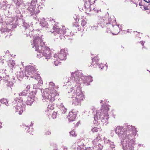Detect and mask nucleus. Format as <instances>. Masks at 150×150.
I'll list each match as a JSON object with an SVG mask.
<instances>
[{"label":"nucleus","instance_id":"1","mask_svg":"<svg viewBox=\"0 0 150 150\" xmlns=\"http://www.w3.org/2000/svg\"><path fill=\"white\" fill-rule=\"evenodd\" d=\"M72 76V79L74 82H73V85L75 86L74 88H72L71 89L72 99V103L75 105H80L84 99V95L81 90L80 84L78 83V81L80 80L79 79V74L78 71L71 73Z\"/></svg>","mask_w":150,"mask_h":150},{"label":"nucleus","instance_id":"2","mask_svg":"<svg viewBox=\"0 0 150 150\" xmlns=\"http://www.w3.org/2000/svg\"><path fill=\"white\" fill-rule=\"evenodd\" d=\"M54 88V84L52 83H50V87L46 89L42 94V96L43 98L47 99L50 98L51 101H54L55 100V96L58 94Z\"/></svg>","mask_w":150,"mask_h":150},{"label":"nucleus","instance_id":"3","mask_svg":"<svg viewBox=\"0 0 150 150\" xmlns=\"http://www.w3.org/2000/svg\"><path fill=\"white\" fill-rule=\"evenodd\" d=\"M109 110V108H107L106 110L103 108L99 110H96V115L94 117V120L96 121L99 118H100L103 124L106 125L108 123L106 120H108L109 118V115L107 113Z\"/></svg>","mask_w":150,"mask_h":150},{"label":"nucleus","instance_id":"4","mask_svg":"<svg viewBox=\"0 0 150 150\" xmlns=\"http://www.w3.org/2000/svg\"><path fill=\"white\" fill-rule=\"evenodd\" d=\"M39 33V30H32L29 33L30 34H31L33 36L34 40L33 44L35 48V50L36 49H38L39 47H43L45 45V43L42 41V38L38 36H35V35L38 34Z\"/></svg>","mask_w":150,"mask_h":150},{"label":"nucleus","instance_id":"5","mask_svg":"<svg viewBox=\"0 0 150 150\" xmlns=\"http://www.w3.org/2000/svg\"><path fill=\"white\" fill-rule=\"evenodd\" d=\"M36 51L38 52L37 57L38 58H41L43 55L46 59H49L52 57V51L47 47H39L38 49H36Z\"/></svg>","mask_w":150,"mask_h":150},{"label":"nucleus","instance_id":"6","mask_svg":"<svg viewBox=\"0 0 150 150\" xmlns=\"http://www.w3.org/2000/svg\"><path fill=\"white\" fill-rule=\"evenodd\" d=\"M68 30L64 26H62L60 28H59L56 25L53 26L52 29L50 31V32L52 33H57L59 34H64L66 33L67 30Z\"/></svg>","mask_w":150,"mask_h":150},{"label":"nucleus","instance_id":"7","mask_svg":"<svg viewBox=\"0 0 150 150\" xmlns=\"http://www.w3.org/2000/svg\"><path fill=\"white\" fill-rule=\"evenodd\" d=\"M37 0H32L28 8V10L30 11V13L31 15L38 13L40 11L39 9H36L35 5Z\"/></svg>","mask_w":150,"mask_h":150},{"label":"nucleus","instance_id":"8","mask_svg":"<svg viewBox=\"0 0 150 150\" xmlns=\"http://www.w3.org/2000/svg\"><path fill=\"white\" fill-rule=\"evenodd\" d=\"M67 53L64 49H62L60 52L54 55V58L60 60H64L66 58Z\"/></svg>","mask_w":150,"mask_h":150},{"label":"nucleus","instance_id":"9","mask_svg":"<svg viewBox=\"0 0 150 150\" xmlns=\"http://www.w3.org/2000/svg\"><path fill=\"white\" fill-rule=\"evenodd\" d=\"M36 71L35 68L32 66H29L26 67L25 69V74L26 75H30L33 74Z\"/></svg>","mask_w":150,"mask_h":150},{"label":"nucleus","instance_id":"10","mask_svg":"<svg viewBox=\"0 0 150 150\" xmlns=\"http://www.w3.org/2000/svg\"><path fill=\"white\" fill-rule=\"evenodd\" d=\"M76 116V112L71 111L69 113L67 117L69 122H72L74 120Z\"/></svg>","mask_w":150,"mask_h":150},{"label":"nucleus","instance_id":"11","mask_svg":"<svg viewBox=\"0 0 150 150\" xmlns=\"http://www.w3.org/2000/svg\"><path fill=\"white\" fill-rule=\"evenodd\" d=\"M24 106H19L17 105L14 107V110L15 112H18L19 115H21L23 111V108Z\"/></svg>","mask_w":150,"mask_h":150},{"label":"nucleus","instance_id":"12","mask_svg":"<svg viewBox=\"0 0 150 150\" xmlns=\"http://www.w3.org/2000/svg\"><path fill=\"white\" fill-rule=\"evenodd\" d=\"M123 127L122 126L117 127L115 129V132L118 135L119 137H122V131Z\"/></svg>","mask_w":150,"mask_h":150},{"label":"nucleus","instance_id":"13","mask_svg":"<svg viewBox=\"0 0 150 150\" xmlns=\"http://www.w3.org/2000/svg\"><path fill=\"white\" fill-rule=\"evenodd\" d=\"M15 103L16 105L19 106H24L23 104V100L22 98H20V99H17L15 101Z\"/></svg>","mask_w":150,"mask_h":150},{"label":"nucleus","instance_id":"14","mask_svg":"<svg viewBox=\"0 0 150 150\" xmlns=\"http://www.w3.org/2000/svg\"><path fill=\"white\" fill-rule=\"evenodd\" d=\"M84 6L86 8H89L90 5L92 4L91 0H84Z\"/></svg>","mask_w":150,"mask_h":150},{"label":"nucleus","instance_id":"15","mask_svg":"<svg viewBox=\"0 0 150 150\" xmlns=\"http://www.w3.org/2000/svg\"><path fill=\"white\" fill-rule=\"evenodd\" d=\"M100 139V138L99 137H98L94 139L92 141L93 144H99L98 143V142Z\"/></svg>","mask_w":150,"mask_h":150},{"label":"nucleus","instance_id":"16","mask_svg":"<svg viewBox=\"0 0 150 150\" xmlns=\"http://www.w3.org/2000/svg\"><path fill=\"white\" fill-rule=\"evenodd\" d=\"M14 1L15 3L18 6L22 5L23 4V1L21 0H14Z\"/></svg>","mask_w":150,"mask_h":150},{"label":"nucleus","instance_id":"17","mask_svg":"<svg viewBox=\"0 0 150 150\" xmlns=\"http://www.w3.org/2000/svg\"><path fill=\"white\" fill-rule=\"evenodd\" d=\"M9 30H8L6 28L2 27L1 29V31L2 33H4L5 34H6L9 31Z\"/></svg>","mask_w":150,"mask_h":150},{"label":"nucleus","instance_id":"18","mask_svg":"<svg viewBox=\"0 0 150 150\" xmlns=\"http://www.w3.org/2000/svg\"><path fill=\"white\" fill-rule=\"evenodd\" d=\"M61 105H60L61 106H60L59 108L62 113L63 114L64 113L66 112L67 109L62 104Z\"/></svg>","mask_w":150,"mask_h":150},{"label":"nucleus","instance_id":"19","mask_svg":"<svg viewBox=\"0 0 150 150\" xmlns=\"http://www.w3.org/2000/svg\"><path fill=\"white\" fill-rule=\"evenodd\" d=\"M85 78L87 83H90L93 81L92 77L90 76H86Z\"/></svg>","mask_w":150,"mask_h":150},{"label":"nucleus","instance_id":"20","mask_svg":"<svg viewBox=\"0 0 150 150\" xmlns=\"http://www.w3.org/2000/svg\"><path fill=\"white\" fill-rule=\"evenodd\" d=\"M1 7H3L4 6H7V4L6 1V0H4L1 3Z\"/></svg>","mask_w":150,"mask_h":150},{"label":"nucleus","instance_id":"21","mask_svg":"<svg viewBox=\"0 0 150 150\" xmlns=\"http://www.w3.org/2000/svg\"><path fill=\"white\" fill-rule=\"evenodd\" d=\"M54 60V64L55 66H57L60 63V59H56V58H55Z\"/></svg>","mask_w":150,"mask_h":150},{"label":"nucleus","instance_id":"22","mask_svg":"<svg viewBox=\"0 0 150 150\" xmlns=\"http://www.w3.org/2000/svg\"><path fill=\"white\" fill-rule=\"evenodd\" d=\"M1 102L2 103L5 104L7 106H8V101L7 100L5 99H2L1 100Z\"/></svg>","mask_w":150,"mask_h":150},{"label":"nucleus","instance_id":"23","mask_svg":"<svg viewBox=\"0 0 150 150\" xmlns=\"http://www.w3.org/2000/svg\"><path fill=\"white\" fill-rule=\"evenodd\" d=\"M44 6V5H43L42 3H39V5L38 6V9H39L40 11V10H41L42 8Z\"/></svg>","mask_w":150,"mask_h":150},{"label":"nucleus","instance_id":"24","mask_svg":"<svg viewBox=\"0 0 150 150\" xmlns=\"http://www.w3.org/2000/svg\"><path fill=\"white\" fill-rule=\"evenodd\" d=\"M70 135L72 137H76L77 135L75 134V132L74 131H72L70 132Z\"/></svg>","mask_w":150,"mask_h":150},{"label":"nucleus","instance_id":"25","mask_svg":"<svg viewBox=\"0 0 150 150\" xmlns=\"http://www.w3.org/2000/svg\"><path fill=\"white\" fill-rule=\"evenodd\" d=\"M100 129L98 128H97L96 127H94L92 129V131L93 132H97L99 130H100Z\"/></svg>","mask_w":150,"mask_h":150},{"label":"nucleus","instance_id":"26","mask_svg":"<svg viewBox=\"0 0 150 150\" xmlns=\"http://www.w3.org/2000/svg\"><path fill=\"white\" fill-rule=\"evenodd\" d=\"M40 24L41 26H42L43 27H44L46 26V23H44L42 21H41L40 23Z\"/></svg>","mask_w":150,"mask_h":150},{"label":"nucleus","instance_id":"27","mask_svg":"<svg viewBox=\"0 0 150 150\" xmlns=\"http://www.w3.org/2000/svg\"><path fill=\"white\" fill-rule=\"evenodd\" d=\"M9 64H10L12 67H14L15 65L14 62L13 60H10L9 62Z\"/></svg>","mask_w":150,"mask_h":150},{"label":"nucleus","instance_id":"28","mask_svg":"<svg viewBox=\"0 0 150 150\" xmlns=\"http://www.w3.org/2000/svg\"><path fill=\"white\" fill-rule=\"evenodd\" d=\"M57 113L56 112H54L52 114V117L53 119L56 118Z\"/></svg>","mask_w":150,"mask_h":150},{"label":"nucleus","instance_id":"29","mask_svg":"<svg viewBox=\"0 0 150 150\" xmlns=\"http://www.w3.org/2000/svg\"><path fill=\"white\" fill-rule=\"evenodd\" d=\"M27 92L23 91H22V92L19 93V96H25L26 95V94L27 93Z\"/></svg>","mask_w":150,"mask_h":150},{"label":"nucleus","instance_id":"30","mask_svg":"<svg viewBox=\"0 0 150 150\" xmlns=\"http://www.w3.org/2000/svg\"><path fill=\"white\" fill-rule=\"evenodd\" d=\"M86 24V22L85 21L83 20L82 21L81 23V25L82 26H84Z\"/></svg>","mask_w":150,"mask_h":150},{"label":"nucleus","instance_id":"31","mask_svg":"<svg viewBox=\"0 0 150 150\" xmlns=\"http://www.w3.org/2000/svg\"><path fill=\"white\" fill-rule=\"evenodd\" d=\"M73 150H81V148L80 146H77L74 148Z\"/></svg>","mask_w":150,"mask_h":150},{"label":"nucleus","instance_id":"32","mask_svg":"<svg viewBox=\"0 0 150 150\" xmlns=\"http://www.w3.org/2000/svg\"><path fill=\"white\" fill-rule=\"evenodd\" d=\"M115 28L117 30V33L115 34L113 33V35H116L118 34V33L119 32H118V30L119 29V28L118 26H116L115 27Z\"/></svg>","mask_w":150,"mask_h":150},{"label":"nucleus","instance_id":"33","mask_svg":"<svg viewBox=\"0 0 150 150\" xmlns=\"http://www.w3.org/2000/svg\"><path fill=\"white\" fill-rule=\"evenodd\" d=\"M30 88V86L29 85H27L26 87V90H25V91L27 92L29 90Z\"/></svg>","mask_w":150,"mask_h":150},{"label":"nucleus","instance_id":"34","mask_svg":"<svg viewBox=\"0 0 150 150\" xmlns=\"http://www.w3.org/2000/svg\"><path fill=\"white\" fill-rule=\"evenodd\" d=\"M9 82V83H7V85L8 86H12V85H13V83L12 82Z\"/></svg>","mask_w":150,"mask_h":150},{"label":"nucleus","instance_id":"35","mask_svg":"<svg viewBox=\"0 0 150 150\" xmlns=\"http://www.w3.org/2000/svg\"><path fill=\"white\" fill-rule=\"evenodd\" d=\"M2 21V17L1 15L0 14V23Z\"/></svg>","mask_w":150,"mask_h":150},{"label":"nucleus","instance_id":"36","mask_svg":"<svg viewBox=\"0 0 150 150\" xmlns=\"http://www.w3.org/2000/svg\"><path fill=\"white\" fill-rule=\"evenodd\" d=\"M51 134V132L50 131H48L46 133V134L49 135Z\"/></svg>","mask_w":150,"mask_h":150},{"label":"nucleus","instance_id":"37","mask_svg":"<svg viewBox=\"0 0 150 150\" xmlns=\"http://www.w3.org/2000/svg\"><path fill=\"white\" fill-rule=\"evenodd\" d=\"M63 150H67V148L66 146H64L63 148Z\"/></svg>","mask_w":150,"mask_h":150},{"label":"nucleus","instance_id":"38","mask_svg":"<svg viewBox=\"0 0 150 150\" xmlns=\"http://www.w3.org/2000/svg\"><path fill=\"white\" fill-rule=\"evenodd\" d=\"M33 88H35V89L36 88V87L35 86V85L33 86Z\"/></svg>","mask_w":150,"mask_h":150},{"label":"nucleus","instance_id":"39","mask_svg":"<svg viewBox=\"0 0 150 150\" xmlns=\"http://www.w3.org/2000/svg\"><path fill=\"white\" fill-rule=\"evenodd\" d=\"M29 26V25H28V24H27V25H26V26H25V27L26 28H27Z\"/></svg>","mask_w":150,"mask_h":150},{"label":"nucleus","instance_id":"40","mask_svg":"<svg viewBox=\"0 0 150 150\" xmlns=\"http://www.w3.org/2000/svg\"><path fill=\"white\" fill-rule=\"evenodd\" d=\"M94 59L93 58L92 59V62L93 63L94 62Z\"/></svg>","mask_w":150,"mask_h":150},{"label":"nucleus","instance_id":"41","mask_svg":"<svg viewBox=\"0 0 150 150\" xmlns=\"http://www.w3.org/2000/svg\"><path fill=\"white\" fill-rule=\"evenodd\" d=\"M100 67L101 68V69H102L103 67V66H102V67Z\"/></svg>","mask_w":150,"mask_h":150},{"label":"nucleus","instance_id":"42","mask_svg":"<svg viewBox=\"0 0 150 150\" xmlns=\"http://www.w3.org/2000/svg\"><path fill=\"white\" fill-rule=\"evenodd\" d=\"M9 52V51H7L6 52L7 53V52Z\"/></svg>","mask_w":150,"mask_h":150},{"label":"nucleus","instance_id":"43","mask_svg":"<svg viewBox=\"0 0 150 150\" xmlns=\"http://www.w3.org/2000/svg\"><path fill=\"white\" fill-rule=\"evenodd\" d=\"M9 52V51H7L6 52L7 53V52Z\"/></svg>","mask_w":150,"mask_h":150},{"label":"nucleus","instance_id":"44","mask_svg":"<svg viewBox=\"0 0 150 150\" xmlns=\"http://www.w3.org/2000/svg\"><path fill=\"white\" fill-rule=\"evenodd\" d=\"M40 83H41V82H42V81H40Z\"/></svg>","mask_w":150,"mask_h":150},{"label":"nucleus","instance_id":"45","mask_svg":"<svg viewBox=\"0 0 150 150\" xmlns=\"http://www.w3.org/2000/svg\"><path fill=\"white\" fill-rule=\"evenodd\" d=\"M144 43H143V45H144Z\"/></svg>","mask_w":150,"mask_h":150},{"label":"nucleus","instance_id":"46","mask_svg":"<svg viewBox=\"0 0 150 150\" xmlns=\"http://www.w3.org/2000/svg\"><path fill=\"white\" fill-rule=\"evenodd\" d=\"M96 58H97V57L96 56Z\"/></svg>","mask_w":150,"mask_h":150},{"label":"nucleus","instance_id":"47","mask_svg":"<svg viewBox=\"0 0 150 150\" xmlns=\"http://www.w3.org/2000/svg\"><path fill=\"white\" fill-rule=\"evenodd\" d=\"M95 1H94L93 3H95Z\"/></svg>","mask_w":150,"mask_h":150},{"label":"nucleus","instance_id":"48","mask_svg":"<svg viewBox=\"0 0 150 150\" xmlns=\"http://www.w3.org/2000/svg\"><path fill=\"white\" fill-rule=\"evenodd\" d=\"M0 125H1V123L0 122Z\"/></svg>","mask_w":150,"mask_h":150},{"label":"nucleus","instance_id":"49","mask_svg":"<svg viewBox=\"0 0 150 150\" xmlns=\"http://www.w3.org/2000/svg\"><path fill=\"white\" fill-rule=\"evenodd\" d=\"M1 128V127L0 126V128Z\"/></svg>","mask_w":150,"mask_h":150},{"label":"nucleus","instance_id":"50","mask_svg":"<svg viewBox=\"0 0 150 150\" xmlns=\"http://www.w3.org/2000/svg\"><path fill=\"white\" fill-rule=\"evenodd\" d=\"M34 46H33V47H34Z\"/></svg>","mask_w":150,"mask_h":150}]
</instances>
